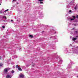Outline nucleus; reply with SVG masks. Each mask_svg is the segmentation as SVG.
<instances>
[{
    "mask_svg": "<svg viewBox=\"0 0 78 78\" xmlns=\"http://www.w3.org/2000/svg\"><path fill=\"white\" fill-rule=\"evenodd\" d=\"M9 69H10L9 68L5 69H4L5 72V73L8 72V70H9Z\"/></svg>",
    "mask_w": 78,
    "mask_h": 78,
    "instance_id": "f257e3e1",
    "label": "nucleus"
},
{
    "mask_svg": "<svg viewBox=\"0 0 78 78\" xmlns=\"http://www.w3.org/2000/svg\"><path fill=\"white\" fill-rule=\"evenodd\" d=\"M20 78H23L24 77V75L23 74H20Z\"/></svg>",
    "mask_w": 78,
    "mask_h": 78,
    "instance_id": "f03ea898",
    "label": "nucleus"
},
{
    "mask_svg": "<svg viewBox=\"0 0 78 78\" xmlns=\"http://www.w3.org/2000/svg\"><path fill=\"white\" fill-rule=\"evenodd\" d=\"M72 18H73V19H71V20H74V19H75L76 17L75 16H73Z\"/></svg>",
    "mask_w": 78,
    "mask_h": 78,
    "instance_id": "7ed1b4c3",
    "label": "nucleus"
},
{
    "mask_svg": "<svg viewBox=\"0 0 78 78\" xmlns=\"http://www.w3.org/2000/svg\"><path fill=\"white\" fill-rule=\"evenodd\" d=\"M6 77L7 78H11V77H12V76H9V75H8Z\"/></svg>",
    "mask_w": 78,
    "mask_h": 78,
    "instance_id": "20e7f679",
    "label": "nucleus"
},
{
    "mask_svg": "<svg viewBox=\"0 0 78 78\" xmlns=\"http://www.w3.org/2000/svg\"><path fill=\"white\" fill-rule=\"evenodd\" d=\"M29 37H30L31 38H33V36L31 35H29Z\"/></svg>",
    "mask_w": 78,
    "mask_h": 78,
    "instance_id": "39448f33",
    "label": "nucleus"
},
{
    "mask_svg": "<svg viewBox=\"0 0 78 78\" xmlns=\"http://www.w3.org/2000/svg\"><path fill=\"white\" fill-rule=\"evenodd\" d=\"M18 70H20V71H22V69H21V68L19 67L18 69Z\"/></svg>",
    "mask_w": 78,
    "mask_h": 78,
    "instance_id": "423d86ee",
    "label": "nucleus"
},
{
    "mask_svg": "<svg viewBox=\"0 0 78 78\" xmlns=\"http://www.w3.org/2000/svg\"><path fill=\"white\" fill-rule=\"evenodd\" d=\"M73 41H76V38H74L73 39Z\"/></svg>",
    "mask_w": 78,
    "mask_h": 78,
    "instance_id": "0eeeda50",
    "label": "nucleus"
},
{
    "mask_svg": "<svg viewBox=\"0 0 78 78\" xmlns=\"http://www.w3.org/2000/svg\"><path fill=\"white\" fill-rule=\"evenodd\" d=\"M11 73H14V70H12L11 71Z\"/></svg>",
    "mask_w": 78,
    "mask_h": 78,
    "instance_id": "6e6552de",
    "label": "nucleus"
},
{
    "mask_svg": "<svg viewBox=\"0 0 78 78\" xmlns=\"http://www.w3.org/2000/svg\"><path fill=\"white\" fill-rule=\"evenodd\" d=\"M16 68H17V69H19V66H18V65H16Z\"/></svg>",
    "mask_w": 78,
    "mask_h": 78,
    "instance_id": "1a4fd4ad",
    "label": "nucleus"
},
{
    "mask_svg": "<svg viewBox=\"0 0 78 78\" xmlns=\"http://www.w3.org/2000/svg\"><path fill=\"white\" fill-rule=\"evenodd\" d=\"M3 17L5 19H6V16H3Z\"/></svg>",
    "mask_w": 78,
    "mask_h": 78,
    "instance_id": "9d476101",
    "label": "nucleus"
},
{
    "mask_svg": "<svg viewBox=\"0 0 78 78\" xmlns=\"http://www.w3.org/2000/svg\"><path fill=\"white\" fill-rule=\"evenodd\" d=\"M3 64H0V66H3Z\"/></svg>",
    "mask_w": 78,
    "mask_h": 78,
    "instance_id": "9b49d317",
    "label": "nucleus"
},
{
    "mask_svg": "<svg viewBox=\"0 0 78 78\" xmlns=\"http://www.w3.org/2000/svg\"><path fill=\"white\" fill-rule=\"evenodd\" d=\"M42 3H43V2H41H41H40V4H42Z\"/></svg>",
    "mask_w": 78,
    "mask_h": 78,
    "instance_id": "f8f14e48",
    "label": "nucleus"
},
{
    "mask_svg": "<svg viewBox=\"0 0 78 78\" xmlns=\"http://www.w3.org/2000/svg\"><path fill=\"white\" fill-rule=\"evenodd\" d=\"M39 2H42V1H43L44 0H38Z\"/></svg>",
    "mask_w": 78,
    "mask_h": 78,
    "instance_id": "ddd939ff",
    "label": "nucleus"
},
{
    "mask_svg": "<svg viewBox=\"0 0 78 78\" xmlns=\"http://www.w3.org/2000/svg\"><path fill=\"white\" fill-rule=\"evenodd\" d=\"M9 10V9H7V10H5L4 12H6V11H8Z\"/></svg>",
    "mask_w": 78,
    "mask_h": 78,
    "instance_id": "4468645a",
    "label": "nucleus"
},
{
    "mask_svg": "<svg viewBox=\"0 0 78 78\" xmlns=\"http://www.w3.org/2000/svg\"><path fill=\"white\" fill-rule=\"evenodd\" d=\"M16 0H12V2H16Z\"/></svg>",
    "mask_w": 78,
    "mask_h": 78,
    "instance_id": "2eb2a0df",
    "label": "nucleus"
},
{
    "mask_svg": "<svg viewBox=\"0 0 78 78\" xmlns=\"http://www.w3.org/2000/svg\"><path fill=\"white\" fill-rule=\"evenodd\" d=\"M2 28H3L4 29L5 28V26H2Z\"/></svg>",
    "mask_w": 78,
    "mask_h": 78,
    "instance_id": "dca6fc26",
    "label": "nucleus"
},
{
    "mask_svg": "<svg viewBox=\"0 0 78 78\" xmlns=\"http://www.w3.org/2000/svg\"><path fill=\"white\" fill-rule=\"evenodd\" d=\"M32 66H35V64H32Z\"/></svg>",
    "mask_w": 78,
    "mask_h": 78,
    "instance_id": "f3484780",
    "label": "nucleus"
},
{
    "mask_svg": "<svg viewBox=\"0 0 78 78\" xmlns=\"http://www.w3.org/2000/svg\"><path fill=\"white\" fill-rule=\"evenodd\" d=\"M69 12H72V11H71V10H69Z\"/></svg>",
    "mask_w": 78,
    "mask_h": 78,
    "instance_id": "a211bd4d",
    "label": "nucleus"
},
{
    "mask_svg": "<svg viewBox=\"0 0 78 78\" xmlns=\"http://www.w3.org/2000/svg\"><path fill=\"white\" fill-rule=\"evenodd\" d=\"M2 59V57H0V59Z\"/></svg>",
    "mask_w": 78,
    "mask_h": 78,
    "instance_id": "6ab92c4d",
    "label": "nucleus"
},
{
    "mask_svg": "<svg viewBox=\"0 0 78 78\" xmlns=\"http://www.w3.org/2000/svg\"><path fill=\"white\" fill-rule=\"evenodd\" d=\"M17 4L18 5V4H19V3L18 2H17Z\"/></svg>",
    "mask_w": 78,
    "mask_h": 78,
    "instance_id": "aec40b11",
    "label": "nucleus"
},
{
    "mask_svg": "<svg viewBox=\"0 0 78 78\" xmlns=\"http://www.w3.org/2000/svg\"><path fill=\"white\" fill-rule=\"evenodd\" d=\"M11 21L12 22V21H13V20H11Z\"/></svg>",
    "mask_w": 78,
    "mask_h": 78,
    "instance_id": "412c9836",
    "label": "nucleus"
},
{
    "mask_svg": "<svg viewBox=\"0 0 78 78\" xmlns=\"http://www.w3.org/2000/svg\"><path fill=\"white\" fill-rule=\"evenodd\" d=\"M0 5H1V4L0 3Z\"/></svg>",
    "mask_w": 78,
    "mask_h": 78,
    "instance_id": "4be33fe9",
    "label": "nucleus"
},
{
    "mask_svg": "<svg viewBox=\"0 0 78 78\" xmlns=\"http://www.w3.org/2000/svg\"><path fill=\"white\" fill-rule=\"evenodd\" d=\"M77 77L78 78V76H77Z\"/></svg>",
    "mask_w": 78,
    "mask_h": 78,
    "instance_id": "5701e85b",
    "label": "nucleus"
},
{
    "mask_svg": "<svg viewBox=\"0 0 78 78\" xmlns=\"http://www.w3.org/2000/svg\"><path fill=\"white\" fill-rule=\"evenodd\" d=\"M8 30H7V31H8Z\"/></svg>",
    "mask_w": 78,
    "mask_h": 78,
    "instance_id": "b1692460",
    "label": "nucleus"
}]
</instances>
